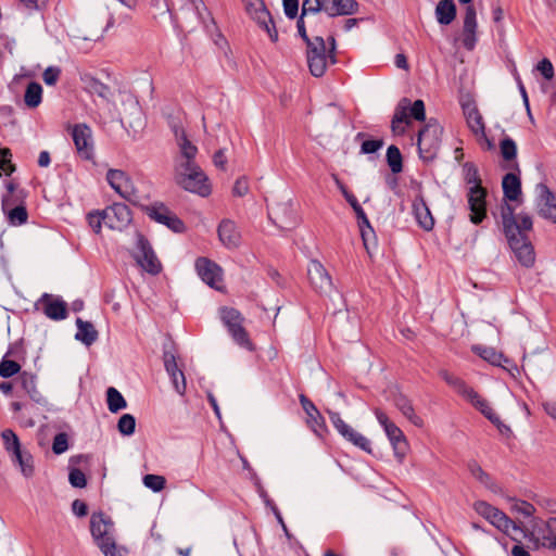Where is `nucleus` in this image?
I'll use <instances>...</instances> for the list:
<instances>
[{"instance_id": "f257e3e1", "label": "nucleus", "mask_w": 556, "mask_h": 556, "mask_svg": "<svg viewBox=\"0 0 556 556\" xmlns=\"http://www.w3.org/2000/svg\"><path fill=\"white\" fill-rule=\"evenodd\" d=\"M178 154L175 157L174 179L184 190L207 197L211 193V185L205 173L195 162L198 148L188 139L184 127H173Z\"/></svg>"}, {"instance_id": "f03ea898", "label": "nucleus", "mask_w": 556, "mask_h": 556, "mask_svg": "<svg viewBox=\"0 0 556 556\" xmlns=\"http://www.w3.org/2000/svg\"><path fill=\"white\" fill-rule=\"evenodd\" d=\"M502 223L504 233L517 261L525 267H531L535 261L534 249L526 235L519 231V226L514 218V210L508 204L502 207Z\"/></svg>"}, {"instance_id": "7ed1b4c3", "label": "nucleus", "mask_w": 556, "mask_h": 556, "mask_svg": "<svg viewBox=\"0 0 556 556\" xmlns=\"http://www.w3.org/2000/svg\"><path fill=\"white\" fill-rule=\"evenodd\" d=\"M306 59L309 72L315 77H321L327 70L329 59L334 63L333 50L336 48L334 39L331 38L330 54H327L326 43L321 36H314L312 42L306 46Z\"/></svg>"}, {"instance_id": "20e7f679", "label": "nucleus", "mask_w": 556, "mask_h": 556, "mask_svg": "<svg viewBox=\"0 0 556 556\" xmlns=\"http://www.w3.org/2000/svg\"><path fill=\"white\" fill-rule=\"evenodd\" d=\"M374 414L392 446L395 459L399 463H403L409 450V444L404 432L389 418V416L382 409L375 408Z\"/></svg>"}, {"instance_id": "39448f33", "label": "nucleus", "mask_w": 556, "mask_h": 556, "mask_svg": "<svg viewBox=\"0 0 556 556\" xmlns=\"http://www.w3.org/2000/svg\"><path fill=\"white\" fill-rule=\"evenodd\" d=\"M442 127L433 119H430L418 134L419 155L425 162L432 161L440 149Z\"/></svg>"}, {"instance_id": "423d86ee", "label": "nucleus", "mask_w": 556, "mask_h": 556, "mask_svg": "<svg viewBox=\"0 0 556 556\" xmlns=\"http://www.w3.org/2000/svg\"><path fill=\"white\" fill-rule=\"evenodd\" d=\"M475 511L488 520L493 527L501 532L511 535L513 532L520 531V527L511 520L504 511L489 504L485 501H477L473 503Z\"/></svg>"}, {"instance_id": "0eeeda50", "label": "nucleus", "mask_w": 556, "mask_h": 556, "mask_svg": "<svg viewBox=\"0 0 556 556\" xmlns=\"http://www.w3.org/2000/svg\"><path fill=\"white\" fill-rule=\"evenodd\" d=\"M219 317L238 345L247 349L248 351L254 350V345L251 342L247 330L242 326L243 317L239 311L224 306L219 308Z\"/></svg>"}, {"instance_id": "6e6552de", "label": "nucleus", "mask_w": 556, "mask_h": 556, "mask_svg": "<svg viewBox=\"0 0 556 556\" xmlns=\"http://www.w3.org/2000/svg\"><path fill=\"white\" fill-rule=\"evenodd\" d=\"M327 414L334 429L345 441L368 454L372 453L371 442L367 437L346 424L339 413L328 409Z\"/></svg>"}, {"instance_id": "1a4fd4ad", "label": "nucleus", "mask_w": 556, "mask_h": 556, "mask_svg": "<svg viewBox=\"0 0 556 556\" xmlns=\"http://www.w3.org/2000/svg\"><path fill=\"white\" fill-rule=\"evenodd\" d=\"M106 180L111 188L122 198L129 202L138 200L137 190L130 177L121 169H110L106 174Z\"/></svg>"}, {"instance_id": "9d476101", "label": "nucleus", "mask_w": 556, "mask_h": 556, "mask_svg": "<svg viewBox=\"0 0 556 556\" xmlns=\"http://www.w3.org/2000/svg\"><path fill=\"white\" fill-rule=\"evenodd\" d=\"M307 276L312 287L321 294H329L333 289L331 276L317 260L309 261Z\"/></svg>"}, {"instance_id": "9b49d317", "label": "nucleus", "mask_w": 556, "mask_h": 556, "mask_svg": "<svg viewBox=\"0 0 556 556\" xmlns=\"http://www.w3.org/2000/svg\"><path fill=\"white\" fill-rule=\"evenodd\" d=\"M135 258L138 265L151 275H156L161 271L162 265L152 250L150 243L143 238L139 237L137 241V250Z\"/></svg>"}, {"instance_id": "f8f14e48", "label": "nucleus", "mask_w": 556, "mask_h": 556, "mask_svg": "<svg viewBox=\"0 0 556 556\" xmlns=\"http://www.w3.org/2000/svg\"><path fill=\"white\" fill-rule=\"evenodd\" d=\"M194 266L199 277L206 285L216 290L223 288V269L215 262L206 257H199Z\"/></svg>"}, {"instance_id": "ddd939ff", "label": "nucleus", "mask_w": 556, "mask_h": 556, "mask_svg": "<svg viewBox=\"0 0 556 556\" xmlns=\"http://www.w3.org/2000/svg\"><path fill=\"white\" fill-rule=\"evenodd\" d=\"M245 11L261 27L266 30L271 41L278 40V33L263 0L250 2V5L245 7Z\"/></svg>"}, {"instance_id": "4468645a", "label": "nucleus", "mask_w": 556, "mask_h": 556, "mask_svg": "<svg viewBox=\"0 0 556 556\" xmlns=\"http://www.w3.org/2000/svg\"><path fill=\"white\" fill-rule=\"evenodd\" d=\"M72 137L78 155L84 160L93 156L92 131L86 124H77L72 129Z\"/></svg>"}, {"instance_id": "2eb2a0df", "label": "nucleus", "mask_w": 556, "mask_h": 556, "mask_svg": "<svg viewBox=\"0 0 556 556\" xmlns=\"http://www.w3.org/2000/svg\"><path fill=\"white\" fill-rule=\"evenodd\" d=\"M90 531L96 544L105 546L113 540V523L102 513H94L90 518Z\"/></svg>"}, {"instance_id": "dca6fc26", "label": "nucleus", "mask_w": 556, "mask_h": 556, "mask_svg": "<svg viewBox=\"0 0 556 556\" xmlns=\"http://www.w3.org/2000/svg\"><path fill=\"white\" fill-rule=\"evenodd\" d=\"M104 225L110 229L122 230L131 222V214L126 204L114 203L103 210Z\"/></svg>"}, {"instance_id": "f3484780", "label": "nucleus", "mask_w": 556, "mask_h": 556, "mask_svg": "<svg viewBox=\"0 0 556 556\" xmlns=\"http://www.w3.org/2000/svg\"><path fill=\"white\" fill-rule=\"evenodd\" d=\"M486 191L481 185L469 187L468 205L470 210V222L480 224L486 215L485 206Z\"/></svg>"}, {"instance_id": "a211bd4d", "label": "nucleus", "mask_w": 556, "mask_h": 556, "mask_svg": "<svg viewBox=\"0 0 556 556\" xmlns=\"http://www.w3.org/2000/svg\"><path fill=\"white\" fill-rule=\"evenodd\" d=\"M535 194L540 215L556 223V194L545 184L536 185Z\"/></svg>"}, {"instance_id": "6ab92c4d", "label": "nucleus", "mask_w": 556, "mask_h": 556, "mask_svg": "<svg viewBox=\"0 0 556 556\" xmlns=\"http://www.w3.org/2000/svg\"><path fill=\"white\" fill-rule=\"evenodd\" d=\"M147 214L151 219L166 225L175 232H181L185 229L184 223L162 203L148 206Z\"/></svg>"}, {"instance_id": "aec40b11", "label": "nucleus", "mask_w": 556, "mask_h": 556, "mask_svg": "<svg viewBox=\"0 0 556 556\" xmlns=\"http://www.w3.org/2000/svg\"><path fill=\"white\" fill-rule=\"evenodd\" d=\"M300 403L306 414V424L309 429L319 438L328 432L325 418L321 416L315 404L304 394L300 395Z\"/></svg>"}, {"instance_id": "412c9836", "label": "nucleus", "mask_w": 556, "mask_h": 556, "mask_svg": "<svg viewBox=\"0 0 556 556\" xmlns=\"http://www.w3.org/2000/svg\"><path fill=\"white\" fill-rule=\"evenodd\" d=\"M268 214L269 218L280 228H287L296 223L295 211L290 200L275 203Z\"/></svg>"}, {"instance_id": "4be33fe9", "label": "nucleus", "mask_w": 556, "mask_h": 556, "mask_svg": "<svg viewBox=\"0 0 556 556\" xmlns=\"http://www.w3.org/2000/svg\"><path fill=\"white\" fill-rule=\"evenodd\" d=\"M462 109L466 124L473 136L484 138L485 123L476 103L472 100L463 101Z\"/></svg>"}, {"instance_id": "5701e85b", "label": "nucleus", "mask_w": 556, "mask_h": 556, "mask_svg": "<svg viewBox=\"0 0 556 556\" xmlns=\"http://www.w3.org/2000/svg\"><path fill=\"white\" fill-rule=\"evenodd\" d=\"M2 211L11 226H22L27 223L28 213L24 204H16L12 195L3 197Z\"/></svg>"}, {"instance_id": "b1692460", "label": "nucleus", "mask_w": 556, "mask_h": 556, "mask_svg": "<svg viewBox=\"0 0 556 556\" xmlns=\"http://www.w3.org/2000/svg\"><path fill=\"white\" fill-rule=\"evenodd\" d=\"M468 401L472 406H475L485 418H488L492 424H494L498 429L502 426L500 417L495 414L494 409L490 406L488 401L483 399L478 392H476L472 388L469 390L468 394L464 397Z\"/></svg>"}, {"instance_id": "393cba45", "label": "nucleus", "mask_w": 556, "mask_h": 556, "mask_svg": "<svg viewBox=\"0 0 556 556\" xmlns=\"http://www.w3.org/2000/svg\"><path fill=\"white\" fill-rule=\"evenodd\" d=\"M413 214L420 228L430 231L434 227V218L422 197L418 195L413 201Z\"/></svg>"}, {"instance_id": "a878e982", "label": "nucleus", "mask_w": 556, "mask_h": 556, "mask_svg": "<svg viewBox=\"0 0 556 556\" xmlns=\"http://www.w3.org/2000/svg\"><path fill=\"white\" fill-rule=\"evenodd\" d=\"M476 10L472 5H467L464 18L463 45L466 49L472 50L476 46L477 37Z\"/></svg>"}, {"instance_id": "bb28decb", "label": "nucleus", "mask_w": 556, "mask_h": 556, "mask_svg": "<svg viewBox=\"0 0 556 556\" xmlns=\"http://www.w3.org/2000/svg\"><path fill=\"white\" fill-rule=\"evenodd\" d=\"M41 303L43 305V312L46 316L50 319L62 320L66 318V303L63 300L53 298L49 294H43L41 298Z\"/></svg>"}, {"instance_id": "cd10ccee", "label": "nucleus", "mask_w": 556, "mask_h": 556, "mask_svg": "<svg viewBox=\"0 0 556 556\" xmlns=\"http://www.w3.org/2000/svg\"><path fill=\"white\" fill-rule=\"evenodd\" d=\"M218 238L220 242L228 249L239 247L241 236L233 222L226 219L218 226Z\"/></svg>"}, {"instance_id": "c85d7f7f", "label": "nucleus", "mask_w": 556, "mask_h": 556, "mask_svg": "<svg viewBox=\"0 0 556 556\" xmlns=\"http://www.w3.org/2000/svg\"><path fill=\"white\" fill-rule=\"evenodd\" d=\"M408 109L409 99H401L395 108L394 115L391 122V128L394 134L403 135L405 132V126L409 124Z\"/></svg>"}, {"instance_id": "c756f323", "label": "nucleus", "mask_w": 556, "mask_h": 556, "mask_svg": "<svg viewBox=\"0 0 556 556\" xmlns=\"http://www.w3.org/2000/svg\"><path fill=\"white\" fill-rule=\"evenodd\" d=\"M357 11L355 0H326V14L329 17L351 15Z\"/></svg>"}, {"instance_id": "7c9ffc66", "label": "nucleus", "mask_w": 556, "mask_h": 556, "mask_svg": "<svg viewBox=\"0 0 556 556\" xmlns=\"http://www.w3.org/2000/svg\"><path fill=\"white\" fill-rule=\"evenodd\" d=\"M394 406L402 413V415L407 418L414 426L421 428L424 427V420L421 417H419L410 403V401L402 395L399 394L393 400Z\"/></svg>"}, {"instance_id": "2f4dec72", "label": "nucleus", "mask_w": 556, "mask_h": 556, "mask_svg": "<svg viewBox=\"0 0 556 556\" xmlns=\"http://www.w3.org/2000/svg\"><path fill=\"white\" fill-rule=\"evenodd\" d=\"M502 187L505 198L509 201H517L521 195L520 179L514 173H508L503 177Z\"/></svg>"}, {"instance_id": "473e14b6", "label": "nucleus", "mask_w": 556, "mask_h": 556, "mask_svg": "<svg viewBox=\"0 0 556 556\" xmlns=\"http://www.w3.org/2000/svg\"><path fill=\"white\" fill-rule=\"evenodd\" d=\"M456 16V7L453 0H441L435 8V17L442 25L451 24Z\"/></svg>"}, {"instance_id": "72a5a7b5", "label": "nucleus", "mask_w": 556, "mask_h": 556, "mask_svg": "<svg viewBox=\"0 0 556 556\" xmlns=\"http://www.w3.org/2000/svg\"><path fill=\"white\" fill-rule=\"evenodd\" d=\"M76 326L77 332L75 338L78 341L85 343L86 345H91L98 339V332L91 323L77 318Z\"/></svg>"}, {"instance_id": "f704fd0d", "label": "nucleus", "mask_w": 556, "mask_h": 556, "mask_svg": "<svg viewBox=\"0 0 556 556\" xmlns=\"http://www.w3.org/2000/svg\"><path fill=\"white\" fill-rule=\"evenodd\" d=\"M11 460L13 464L18 465L20 470L24 477H33L35 472L34 458L28 451L22 450L21 452L11 456Z\"/></svg>"}, {"instance_id": "c9c22d12", "label": "nucleus", "mask_w": 556, "mask_h": 556, "mask_svg": "<svg viewBox=\"0 0 556 556\" xmlns=\"http://www.w3.org/2000/svg\"><path fill=\"white\" fill-rule=\"evenodd\" d=\"M326 13V0H304L302 3L301 16L308 18V25L317 20V14Z\"/></svg>"}, {"instance_id": "e433bc0d", "label": "nucleus", "mask_w": 556, "mask_h": 556, "mask_svg": "<svg viewBox=\"0 0 556 556\" xmlns=\"http://www.w3.org/2000/svg\"><path fill=\"white\" fill-rule=\"evenodd\" d=\"M471 476L488 488L493 493L500 494L502 489L491 479V477L476 463L469 465Z\"/></svg>"}, {"instance_id": "4c0bfd02", "label": "nucleus", "mask_w": 556, "mask_h": 556, "mask_svg": "<svg viewBox=\"0 0 556 556\" xmlns=\"http://www.w3.org/2000/svg\"><path fill=\"white\" fill-rule=\"evenodd\" d=\"M84 88L93 94H98L99 97L105 98L108 97L110 89L106 85H104L102 81L97 79L90 74H84L80 77Z\"/></svg>"}, {"instance_id": "58836bf2", "label": "nucleus", "mask_w": 556, "mask_h": 556, "mask_svg": "<svg viewBox=\"0 0 556 556\" xmlns=\"http://www.w3.org/2000/svg\"><path fill=\"white\" fill-rule=\"evenodd\" d=\"M507 501L510 504V511L514 514L521 515L525 518L532 517L536 510L535 507L527 501L518 500L515 497H507Z\"/></svg>"}, {"instance_id": "ea45409f", "label": "nucleus", "mask_w": 556, "mask_h": 556, "mask_svg": "<svg viewBox=\"0 0 556 556\" xmlns=\"http://www.w3.org/2000/svg\"><path fill=\"white\" fill-rule=\"evenodd\" d=\"M106 402L108 408L111 413H117L127 406L122 393L113 387H110L106 391Z\"/></svg>"}, {"instance_id": "a19ab883", "label": "nucleus", "mask_w": 556, "mask_h": 556, "mask_svg": "<svg viewBox=\"0 0 556 556\" xmlns=\"http://www.w3.org/2000/svg\"><path fill=\"white\" fill-rule=\"evenodd\" d=\"M1 438L3 441L4 450L10 454V456H13L23 450L20 439L13 430L4 429L1 432Z\"/></svg>"}, {"instance_id": "79ce46f5", "label": "nucleus", "mask_w": 556, "mask_h": 556, "mask_svg": "<svg viewBox=\"0 0 556 556\" xmlns=\"http://www.w3.org/2000/svg\"><path fill=\"white\" fill-rule=\"evenodd\" d=\"M441 378L451 386L460 396L465 397L471 389L463 379L450 374L446 370L440 371Z\"/></svg>"}, {"instance_id": "37998d69", "label": "nucleus", "mask_w": 556, "mask_h": 556, "mask_svg": "<svg viewBox=\"0 0 556 556\" xmlns=\"http://www.w3.org/2000/svg\"><path fill=\"white\" fill-rule=\"evenodd\" d=\"M441 378L451 386L460 396L465 397L471 389L463 379L450 374L446 370L440 371Z\"/></svg>"}, {"instance_id": "c03bdc74", "label": "nucleus", "mask_w": 556, "mask_h": 556, "mask_svg": "<svg viewBox=\"0 0 556 556\" xmlns=\"http://www.w3.org/2000/svg\"><path fill=\"white\" fill-rule=\"evenodd\" d=\"M42 100V87L38 83L28 84L24 101L28 108H37Z\"/></svg>"}, {"instance_id": "a18cd8bd", "label": "nucleus", "mask_w": 556, "mask_h": 556, "mask_svg": "<svg viewBox=\"0 0 556 556\" xmlns=\"http://www.w3.org/2000/svg\"><path fill=\"white\" fill-rule=\"evenodd\" d=\"M472 351L484 361L492 365H501L503 361H506L502 353L495 351L493 348L476 345Z\"/></svg>"}, {"instance_id": "49530a36", "label": "nucleus", "mask_w": 556, "mask_h": 556, "mask_svg": "<svg viewBox=\"0 0 556 556\" xmlns=\"http://www.w3.org/2000/svg\"><path fill=\"white\" fill-rule=\"evenodd\" d=\"M387 162L392 173L397 174L402 172V154L397 147L390 146L387 150Z\"/></svg>"}, {"instance_id": "de8ad7c7", "label": "nucleus", "mask_w": 556, "mask_h": 556, "mask_svg": "<svg viewBox=\"0 0 556 556\" xmlns=\"http://www.w3.org/2000/svg\"><path fill=\"white\" fill-rule=\"evenodd\" d=\"M359 230L367 253L371 254V247L375 245V232L369 223L361 224Z\"/></svg>"}, {"instance_id": "09e8293b", "label": "nucleus", "mask_w": 556, "mask_h": 556, "mask_svg": "<svg viewBox=\"0 0 556 556\" xmlns=\"http://www.w3.org/2000/svg\"><path fill=\"white\" fill-rule=\"evenodd\" d=\"M136 420L130 414H124L117 424L118 431L124 435H130L135 432Z\"/></svg>"}, {"instance_id": "8fccbe9b", "label": "nucleus", "mask_w": 556, "mask_h": 556, "mask_svg": "<svg viewBox=\"0 0 556 556\" xmlns=\"http://www.w3.org/2000/svg\"><path fill=\"white\" fill-rule=\"evenodd\" d=\"M166 480L163 476L159 475H146L143 477V484L148 489L154 492H160L165 488Z\"/></svg>"}, {"instance_id": "3c124183", "label": "nucleus", "mask_w": 556, "mask_h": 556, "mask_svg": "<svg viewBox=\"0 0 556 556\" xmlns=\"http://www.w3.org/2000/svg\"><path fill=\"white\" fill-rule=\"evenodd\" d=\"M548 535L543 536V545L548 548H556V517L549 518L546 522Z\"/></svg>"}, {"instance_id": "603ef678", "label": "nucleus", "mask_w": 556, "mask_h": 556, "mask_svg": "<svg viewBox=\"0 0 556 556\" xmlns=\"http://www.w3.org/2000/svg\"><path fill=\"white\" fill-rule=\"evenodd\" d=\"M21 366L11 359H2L0 362V376L2 378H10L20 372Z\"/></svg>"}, {"instance_id": "864d4df0", "label": "nucleus", "mask_w": 556, "mask_h": 556, "mask_svg": "<svg viewBox=\"0 0 556 556\" xmlns=\"http://www.w3.org/2000/svg\"><path fill=\"white\" fill-rule=\"evenodd\" d=\"M465 180L470 187L481 185L478 168L472 163H466L463 167Z\"/></svg>"}, {"instance_id": "5fc2aeb1", "label": "nucleus", "mask_w": 556, "mask_h": 556, "mask_svg": "<svg viewBox=\"0 0 556 556\" xmlns=\"http://www.w3.org/2000/svg\"><path fill=\"white\" fill-rule=\"evenodd\" d=\"M409 119L414 118L416 121L422 122L426 118L425 103L422 100H416L415 102L409 101L408 109Z\"/></svg>"}, {"instance_id": "6e6d98bb", "label": "nucleus", "mask_w": 556, "mask_h": 556, "mask_svg": "<svg viewBox=\"0 0 556 556\" xmlns=\"http://www.w3.org/2000/svg\"><path fill=\"white\" fill-rule=\"evenodd\" d=\"M501 153L507 161H511L516 157L517 147L513 139L505 138L501 142Z\"/></svg>"}, {"instance_id": "4d7b16f0", "label": "nucleus", "mask_w": 556, "mask_h": 556, "mask_svg": "<svg viewBox=\"0 0 556 556\" xmlns=\"http://www.w3.org/2000/svg\"><path fill=\"white\" fill-rule=\"evenodd\" d=\"M68 448V438L64 432L58 433L52 443V451L54 454L60 455L66 452Z\"/></svg>"}, {"instance_id": "13d9d810", "label": "nucleus", "mask_w": 556, "mask_h": 556, "mask_svg": "<svg viewBox=\"0 0 556 556\" xmlns=\"http://www.w3.org/2000/svg\"><path fill=\"white\" fill-rule=\"evenodd\" d=\"M179 2L182 11L191 12L197 16L201 15V10L204 8L201 0H179Z\"/></svg>"}, {"instance_id": "bf43d9fd", "label": "nucleus", "mask_w": 556, "mask_h": 556, "mask_svg": "<svg viewBox=\"0 0 556 556\" xmlns=\"http://www.w3.org/2000/svg\"><path fill=\"white\" fill-rule=\"evenodd\" d=\"M18 381H20L21 387L23 388V390L26 393H28L35 387H37V384H36V377L33 374H29V372H26V371H24V372H22L20 375Z\"/></svg>"}, {"instance_id": "052dcab7", "label": "nucleus", "mask_w": 556, "mask_h": 556, "mask_svg": "<svg viewBox=\"0 0 556 556\" xmlns=\"http://www.w3.org/2000/svg\"><path fill=\"white\" fill-rule=\"evenodd\" d=\"M104 214L101 212H93L88 214V223L92 230L97 233L100 232L102 224H104Z\"/></svg>"}, {"instance_id": "680f3d73", "label": "nucleus", "mask_w": 556, "mask_h": 556, "mask_svg": "<svg viewBox=\"0 0 556 556\" xmlns=\"http://www.w3.org/2000/svg\"><path fill=\"white\" fill-rule=\"evenodd\" d=\"M68 479L70 483L75 488H84L87 484L86 476L79 469H72Z\"/></svg>"}, {"instance_id": "e2e57ef3", "label": "nucleus", "mask_w": 556, "mask_h": 556, "mask_svg": "<svg viewBox=\"0 0 556 556\" xmlns=\"http://www.w3.org/2000/svg\"><path fill=\"white\" fill-rule=\"evenodd\" d=\"M164 366L168 375L182 372V370L178 368L175 355L170 352L164 353Z\"/></svg>"}, {"instance_id": "0e129e2a", "label": "nucleus", "mask_w": 556, "mask_h": 556, "mask_svg": "<svg viewBox=\"0 0 556 556\" xmlns=\"http://www.w3.org/2000/svg\"><path fill=\"white\" fill-rule=\"evenodd\" d=\"M169 377L177 393L184 395L186 392V378L184 372H175L174 375H169Z\"/></svg>"}, {"instance_id": "69168bd1", "label": "nucleus", "mask_w": 556, "mask_h": 556, "mask_svg": "<svg viewBox=\"0 0 556 556\" xmlns=\"http://www.w3.org/2000/svg\"><path fill=\"white\" fill-rule=\"evenodd\" d=\"M515 222L519 226V231L523 233L525 231H529L532 229V219L528 214H519L515 216Z\"/></svg>"}, {"instance_id": "338daca9", "label": "nucleus", "mask_w": 556, "mask_h": 556, "mask_svg": "<svg viewBox=\"0 0 556 556\" xmlns=\"http://www.w3.org/2000/svg\"><path fill=\"white\" fill-rule=\"evenodd\" d=\"M232 192L237 197H243L249 192V181L245 177H240L236 180Z\"/></svg>"}, {"instance_id": "774afa93", "label": "nucleus", "mask_w": 556, "mask_h": 556, "mask_svg": "<svg viewBox=\"0 0 556 556\" xmlns=\"http://www.w3.org/2000/svg\"><path fill=\"white\" fill-rule=\"evenodd\" d=\"M99 548L105 556H125V554L117 548L114 539L109 541L105 546H99Z\"/></svg>"}]
</instances>
